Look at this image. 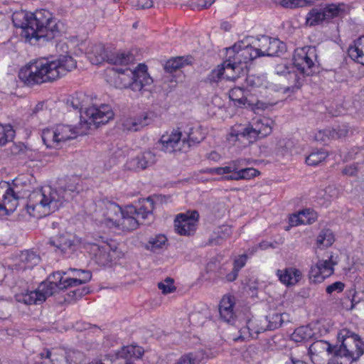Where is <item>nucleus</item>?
I'll return each mask as SVG.
<instances>
[{"mask_svg": "<svg viewBox=\"0 0 364 364\" xmlns=\"http://www.w3.org/2000/svg\"><path fill=\"white\" fill-rule=\"evenodd\" d=\"M77 180L69 179L56 188L48 186L33 191L28 196L27 213L31 216L41 218L55 212L65 202L73 199L75 193L79 192Z\"/></svg>", "mask_w": 364, "mask_h": 364, "instance_id": "1", "label": "nucleus"}, {"mask_svg": "<svg viewBox=\"0 0 364 364\" xmlns=\"http://www.w3.org/2000/svg\"><path fill=\"white\" fill-rule=\"evenodd\" d=\"M77 63L70 55H61L57 60L41 59L21 70L19 77L27 85L33 86L53 82L75 68Z\"/></svg>", "mask_w": 364, "mask_h": 364, "instance_id": "2", "label": "nucleus"}, {"mask_svg": "<svg viewBox=\"0 0 364 364\" xmlns=\"http://www.w3.org/2000/svg\"><path fill=\"white\" fill-rule=\"evenodd\" d=\"M12 21L16 28L22 29V36L31 41L41 39L48 41L55 37L56 24L48 10H37L34 13L16 12Z\"/></svg>", "mask_w": 364, "mask_h": 364, "instance_id": "3", "label": "nucleus"}, {"mask_svg": "<svg viewBox=\"0 0 364 364\" xmlns=\"http://www.w3.org/2000/svg\"><path fill=\"white\" fill-rule=\"evenodd\" d=\"M113 73L114 85L117 88H129L141 95L151 91L153 80L144 64H139L134 70L127 68L124 70H113Z\"/></svg>", "mask_w": 364, "mask_h": 364, "instance_id": "4", "label": "nucleus"}, {"mask_svg": "<svg viewBox=\"0 0 364 364\" xmlns=\"http://www.w3.org/2000/svg\"><path fill=\"white\" fill-rule=\"evenodd\" d=\"M48 244L50 247H55L60 250H65L67 249H94L96 247L97 250H116L117 243L112 240H106L102 237L97 240V242H83L80 238L73 237V239L68 235H60L52 237L48 240Z\"/></svg>", "mask_w": 364, "mask_h": 364, "instance_id": "5", "label": "nucleus"}, {"mask_svg": "<svg viewBox=\"0 0 364 364\" xmlns=\"http://www.w3.org/2000/svg\"><path fill=\"white\" fill-rule=\"evenodd\" d=\"M342 335V343L339 348L336 347L335 356L338 358L346 359L348 363L340 364H351L353 361L358 360L364 353V343L360 336L350 331H344Z\"/></svg>", "mask_w": 364, "mask_h": 364, "instance_id": "6", "label": "nucleus"}, {"mask_svg": "<svg viewBox=\"0 0 364 364\" xmlns=\"http://www.w3.org/2000/svg\"><path fill=\"white\" fill-rule=\"evenodd\" d=\"M19 178L13 181L12 185L9 183L0 184V214L10 215L18 205V200L23 198Z\"/></svg>", "mask_w": 364, "mask_h": 364, "instance_id": "7", "label": "nucleus"}, {"mask_svg": "<svg viewBox=\"0 0 364 364\" xmlns=\"http://www.w3.org/2000/svg\"><path fill=\"white\" fill-rule=\"evenodd\" d=\"M245 160L237 159L232 161L224 167L211 168L209 173L218 175H225L222 177L223 180H242L250 179L259 174V171L254 168H241Z\"/></svg>", "mask_w": 364, "mask_h": 364, "instance_id": "8", "label": "nucleus"}, {"mask_svg": "<svg viewBox=\"0 0 364 364\" xmlns=\"http://www.w3.org/2000/svg\"><path fill=\"white\" fill-rule=\"evenodd\" d=\"M317 60L316 49L314 46L296 48L293 56V65L299 76L311 75L315 71V61Z\"/></svg>", "mask_w": 364, "mask_h": 364, "instance_id": "9", "label": "nucleus"}, {"mask_svg": "<svg viewBox=\"0 0 364 364\" xmlns=\"http://www.w3.org/2000/svg\"><path fill=\"white\" fill-rule=\"evenodd\" d=\"M87 118L82 121L83 127L86 131L93 125L96 128L100 124L107 123L114 117V113L108 105H101L100 107L92 106L88 107L85 112Z\"/></svg>", "mask_w": 364, "mask_h": 364, "instance_id": "10", "label": "nucleus"}, {"mask_svg": "<svg viewBox=\"0 0 364 364\" xmlns=\"http://www.w3.org/2000/svg\"><path fill=\"white\" fill-rule=\"evenodd\" d=\"M199 213L196 210L180 213L174 220V228L180 235H193L197 230Z\"/></svg>", "mask_w": 364, "mask_h": 364, "instance_id": "11", "label": "nucleus"}, {"mask_svg": "<svg viewBox=\"0 0 364 364\" xmlns=\"http://www.w3.org/2000/svg\"><path fill=\"white\" fill-rule=\"evenodd\" d=\"M65 272L58 271L50 274L48 279L40 284L41 291H45L46 294L50 296L58 293L59 291L66 289L70 287V284L77 282V280L63 278Z\"/></svg>", "mask_w": 364, "mask_h": 364, "instance_id": "12", "label": "nucleus"}, {"mask_svg": "<svg viewBox=\"0 0 364 364\" xmlns=\"http://www.w3.org/2000/svg\"><path fill=\"white\" fill-rule=\"evenodd\" d=\"M238 47H240V45L235 43L233 46L226 48L227 58L223 63L228 70H231L236 73L235 75L227 74L226 77L228 80H235L240 77V73L243 72V65L245 63L242 60L241 55H239Z\"/></svg>", "mask_w": 364, "mask_h": 364, "instance_id": "13", "label": "nucleus"}, {"mask_svg": "<svg viewBox=\"0 0 364 364\" xmlns=\"http://www.w3.org/2000/svg\"><path fill=\"white\" fill-rule=\"evenodd\" d=\"M159 143L162 145L161 150L166 153L187 152V144L183 140L181 132L176 131L171 134L163 135Z\"/></svg>", "mask_w": 364, "mask_h": 364, "instance_id": "14", "label": "nucleus"}, {"mask_svg": "<svg viewBox=\"0 0 364 364\" xmlns=\"http://www.w3.org/2000/svg\"><path fill=\"white\" fill-rule=\"evenodd\" d=\"M259 50L264 56H274L283 53L286 50L285 44L277 38L263 36L258 39Z\"/></svg>", "mask_w": 364, "mask_h": 364, "instance_id": "15", "label": "nucleus"}, {"mask_svg": "<svg viewBox=\"0 0 364 364\" xmlns=\"http://www.w3.org/2000/svg\"><path fill=\"white\" fill-rule=\"evenodd\" d=\"M156 161L155 154L151 151H146L128 160L127 167L130 170L139 171L154 165Z\"/></svg>", "mask_w": 364, "mask_h": 364, "instance_id": "16", "label": "nucleus"}, {"mask_svg": "<svg viewBox=\"0 0 364 364\" xmlns=\"http://www.w3.org/2000/svg\"><path fill=\"white\" fill-rule=\"evenodd\" d=\"M55 130L57 134V139L59 144L68 140L73 139L78 135L86 134V129L83 127L82 119L79 127H73L68 124H58L55 127Z\"/></svg>", "mask_w": 364, "mask_h": 364, "instance_id": "17", "label": "nucleus"}, {"mask_svg": "<svg viewBox=\"0 0 364 364\" xmlns=\"http://www.w3.org/2000/svg\"><path fill=\"white\" fill-rule=\"evenodd\" d=\"M136 207L134 205H127L124 209L123 214L116 228L123 231L130 232L136 230L139 225L138 218H136Z\"/></svg>", "mask_w": 364, "mask_h": 364, "instance_id": "18", "label": "nucleus"}, {"mask_svg": "<svg viewBox=\"0 0 364 364\" xmlns=\"http://www.w3.org/2000/svg\"><path fill=\"white\" fill-rule=\"evenodd\" d=\"M234 306V296H224L223 297L219 305V313L221 320L228 323H232L235 321Z\"/></svg>", "mask_w": 364, "mask_h": 364, "instance_id": "19", "label": "nucleus"}, {"mask_svg": "<svg viewBox=\"0 0 364 364\" xmlns=\"http://www.w3.org/2000/svg\"><path fill=\"white\" fill-rule=\"evenodd\" d=\"M49 295L46 294L45 291H41L40 284L34 291H26L25 293L16 295V300L26 305H38L44 302Z\"/></svg>", "mask_w": 364, "mask_h": 364, "instance_id": "20", "label": "nucleus"}, {"mask_svg": "<svg viewBox=\"0 0 364 364\" xmlns=\"http://www.w3.org/2000/svg\"><path fill=\"white\" fill-rule=\"evenodd\" d=\"M336 349V346H332L328 342L320 340L314 342L310 346L309 351L311 358L317 360L318 358L326 355H333L335 356Z\"/></svg>", "mask_w": 364, "mask_h": 364, "instance_id": "21", "label": "nucleus"}, {"mask_svg": "<svg viewBox=\"0 0 364 364\" xmlns=\"http://www.w3.org/2000/svg\"><path fill=\"white\" fill-rule=\"evenodd\" d=\"M103 215L107 225L117 227L123 214L122 209L118 204L108 201L105 204Z\"/></svg>", "mask_w": 364, "mask_h": 364, "instance_id": "22", "label": "nucleus"}, {"mask_svg": "<svg viewBox=\"0 0 364 364\" xmlns=\"http://www.w3.org/2000/svg\"><path fill=\"white\" fill-rule=\"evenodd\" d=\"M122 255V252H94L91 258L99 266L112 267L117 264L118 259Z\"/></svg>", "mask_w": 364, "mask_h": 364, "instance_id": "23", "label": "nucleus"}, {"mask_svg": "<svg viewBox=\"0 0 364 364\" xmlns=\"http://www.w3.org/2000/svg\"><path fill=\"white\" fill-rule=\"evenodd\" d=\"M277 275L279 281L288 287L295 285L302 277L301 271L294 267L286 268L284 270L278 269Z\"/></svg>", "mask_w": 364, "mask_h": 364, "instance_id": "24", "label": "nucleus"}, {"mask_svg": "<svg viewBox=\"0 0 364 364\" xmlns=\"http://www.w3.org/2000/svg\"><path fill=\"white\" fill-rule=\"evenodd\" d=\"M87 55L90 61L95 65L105 62L107 58V52L102 43H91L87 48Z\"/></svg>", "mask_w": 364, "mask_h": 364, "instance_id": "25", "label": "nucleus"}, {"mask_svg": "<svg viewBox=\"0 0 364 364\" xmlns=\"http://www.w3.org/2000/svg\"><path fill=\"white\" fill-rule=\"evenodd\" d=\"M348 56L354 61L364 65V36L353 41L348 48Z\"/></svg>", "mask_w": 364, "mask_h": 364, "instance_id": "26", "label": "nucleus"}, {"mask_svg": "<svg viewBox=\"0 0 364 364\" xmlns=\"http://www.w3.org/2000/svg\"><path fill=\"white\" fill-rule=\"evenodd\" d=\"M144 351V349L138 346H128L122 348L116 355L117 358H122L124 360H129L131 358L139 359L141 358Z\"/></svg>", "mask_w": 364, "mask_h": 364, "instance_id": "27", "label": "nucleus"}, {"mask_svg": "<svg viewBox=\"0 0 364 364\" xmlns=\"http://www.w3.org/2000/svg\"><path fill=\"white\" fill-rule=\"evenodd\" d=\"M314 215V213L310 210H304L299 212L298 214H293L289 218V225L296 226L299 224H310L315 221Z\"/></svg>", "mask_w": 364, "mask_h": 364, "instance_id": "28", "label": "nucleus"}, {"mask_svg": "<svg viewBox=\"0 0 364 364\" xmlns=\"http://www.w3.org/2000/svg\"><path fill=\"white\" fill-rule=\"evenodd\" d=\"M150 122V119L146 114L137 118H128L123 122L124 127L130 131H139L141 128L148 125Z\"/></svg>", "mask_w": 364, "mask_h": 364, "instance_id": "29", "label": "nucleus"}, {"mask_svg": "<svg viewBox=\"0 0 364 364\" xmlns=\"http://www.w3.org/2000/svg\"><path fill=\"white\" fill-rule=\"evenodd\" d=\"M249 91L241 87H234L230 91V99L239 105H252L253 102L248 99Z\"/></svg>", "mask_w": 364, "mask_h": 364, "instance_id": "30", "label": "nucleus"}, {"mask_svg": "<svg viewBox=\"0 0 364 364\" xmlns=\"http://www.w3.org/2000/svg\"><path fill=\"white\" fill-rule=\"evenodd\" d=\"M248 258L249 255L246 253L235 257L233 260V267L230 274L227 276V282H233L237 279L239 271L245 265Z\"/></svg>", "mask_w": 364, "mask_h": 364, "instance_id": "31", "label": "nucleus"}, {"mask_svg": "<svg viewBox=\"0 0 364 364\" xmlns=\"http://www.w3.org/2000/svg\"><path fill=\"white\" fill-rule=\"evenodd\" d=\"M230 134L232 136H235L237 139L240 137L245 138L249 143H253L257 139H261L255 127L250 125L242 128L241 130L233 131Z\"/></svg>", "mask_w": 364, "mask_h": 364, "instance_id": "32", "label": "nucleus"}, {"mask_svg": "<svg viewBox=\"0 0 364 364\" xmlns=\"http://www.w3.org/2000/svg\"><path fill=\"white\" fill-rule=\"evenodd\" d=\"M335 241V237L333 232L329 229L322 230L316 240V245L318 248L329 247Z\"/></svg>", "mask_w": 364, "mask_h": 364, "instance_id": "33", "label": "nucleus"}, {"mask_svg": "<svg viewBox=\"0 0 364 364\" xmlns=\"http://www.w3.org/2000/svg\"><path fill=\"white\" fill-rule=\"evenodd\" d=\"M204 139L198 129L190 128L189 132H185L183 134V140L187 144V151L189 150L192 145L199 144Z\"/></svg>", "mask_w": 364, "mask_h": 364, "instance_id": "34", "label": "nucleus"}, {"mask_svg": "<svg viewBox=\"0 0 364 364\" xmlns=\"http://www.w3.org/2000/svg\"><path fill=\"white\" fill-rule=\"evenodd\" d=\"M132 60L133 56L129 53L116 52L107 53V58L105 61L114 65H128Z\"/></svg>", "mask_w": 364, "mask_h": 364, "instance_id": "35", "label": "nucleus"}, {"mask_svg": "<svg viewBox=\"0 0 364 364\" xmlns=\"http://www.w3.org/2000/svg\"><path fill=\"white\" fill-rule=\"evenodd\" d=\"M276 72L278 75H293L294 82L296 86L299 87L301 84V77L297 71L295 70L294 65L287 64H280L276 68Z\"/></svg>", "mask_w": 364, "mask_h": 364, "instance_id": "36", "label": "nucleus"}, {"mask_svg": "<svg viewBox=\"0 0 364 364\" xmlns=\"http://www.w3.org/2000/svg\"><path fill=\"white\" fill-rule=\"evenodd\" d=\"M69 270L75 273V277L69 278V279L77 280V282L70 284V287H77L79 285L85 284L90 282L92 279V273L89 270H82L73 268H70Z\"/></svg>", "mask_w": 364, "mask_h": 364, "instance_id": "37", "label": "nucleus"}, {"mask_svg": "<svg viewBox=\"0 0 364 364\" xmlns=\"http://www.w3.org/2000/svg\"><path fill=\"white\" fill-rule=\"evenodd\" d=\"M327 20L322 9H312L307 14L306 23L310 26L318 25L323 21Z\"/></svg>", "mask_w": 364, "mask_h": 364, "instance_id": "38", "label": "nucleus"}, {"mask_svg": "<svg viewBox=\"0 0 364 364\" xmlns=\"http://www.w3.org/2000/svg\"><path fill=\"white\" fill-rule=\"evenodd\" d=\"M41 137L47 147H53L59 144L55 127L44 129L42 131Z\"/></svg>", "mask_w": 364, "mask_h": 364, "instance_id": "39", "label": "nucleus"}, {"mask_svg": "<svg viewBox=\"0 0 364 364\" xmlns=\"http://www.w3.org/2000/svg\"><path fill=\"white\" fill-rule=\"evenodd\" d=\"M314 333L312 329L308 326H300L295 329L291 334V338L296 342H301L303 341H308L312 338Z\"/></svg>", "mask_w": 364, "mask_h": 364, "instance_id": "40", "label": "nucleus"}, {"mask_svg": "<svg viewBox=\"0 0 364 364\" xmlns=\"http://www.w3.org/2000/svg\"><path fill=\"white\" fill-rule=\"evenodd\" d=\"M147 203L149 205V207L142 205L139 208H136V213H134L136 218H138V222L142 223L145 221L146 219H148L150 216L152 215V210L154 208V202L150 198H147Z\"/></svg>", "mask_w": 364, "mask_h": 364, "instance_id": "41", "label": "nucleus"}, {"mask_svg": "<svg viewBox=\"0 0 364 364\" xmlns=\"http://www.w3.org/2000/svg\"><path fill=\"white\" fill-rule=\"evenodd\" d=\"M208 269L210 271L216 272V276L220 279H225L227 281V276L228 275V271L230 266L225 264H220V262L215 261H210L208 264Z\"/></svg>", "mask_w": 364, "mask_h": 364, "instance_id": "42", "label": "nucleus"}, {"mask_svg": "<svg viewBox=\"0 0 364 364\" xmlns=\"http://www.w3.org/2000/svg\"><path fill=\"white\" fill-rule=\"evenodd\" d=\"M263 322L268 323L267 325H265L267 331L275 330L279 328L283 323L282 314L278 313L269 314L265 317Z\"/></svg>", "mask_w": 364, "mask_h": 364, "instance_id": "43", "label": "nucleus"}, {"mask_svg": "<svg viewBox=\"0 0 364 364\" xmlns=\"http://www.w3.org/2000/svg\"><path fill=\"white\" fill-rule=\"evenodd\" d=\"M227 70L226 66L223 63L213 69L207 76L205 81L210 84L218 83L224 78L225 70Z\"/></svg>", "mask_w": 364, "mask_h": 364, "instance_id": "44", "label": "nucleus"}, {"mask_svg": "<svg viewBox=\"0 0 364 364\" xmlns=\"http://www.w3.org/2000/svg\"><path fill=\"white\" fill-rule=\"evenodd\" d=\"M188 64L189 63L187 62V59H185L183 57H177L168 60L165 64L164 70L166 72L171 73L184 65Z\"/></svg>", "mask_w": 364, "mask_h": 364, "instance_id": "45", "label": "nucleus"}, {"mask_svg": "<svg viewBox=\"0 0 364 364\" xmlns=\"http://www.w3.org/2000/svg\"><path fill=\"white\" fill-rule=\"evenodd\" d=\"M263 321H257L250 319L247 322V326L250 331H252V338H257L260 333L267 331L266 326Z\"/></svg>", "mask_w": 364, "mask_h": 364, "instance_id": "46", "label": "nucleus"}, {"mask_svg": "<svg viewBox=\"0 0 364 364\" xmlns=\"http://www.w3.org/2000/svg\"><path fill=\"white\" fill-rule=\"evenodd\" d=\"M344 4H328L322 9L326 19H331L339 16L344 11Z\"/></svg>", "mask_w": 364, "mask_h": 364, "instance_id": "47", "label": "nucleus"}, {"mask_svg": "<svg viewBox=\"0 0 364 364\" xmlns=\"http://www.w3.org/2000/svg\"><path fill=\"white\" fill-rule=\"evenodd\" d=\"M327 156V153L322 150L313 151L306 158V163L309 166H316L324 161Z\"/></svg>", "mask_w": 364, "mask_h": 364, "instance_id": "48", "label": "nucleus"}, {"mask_svg": "<svg viewBox=\"0 0 364 364\" xmlns=\"http://www.w3.org/2000/svg\"><path fill=\"white\" fill-rule=\"evenodd\" d=\"M167 238L164 235H159L154 237H151L146 245V249H163L167 248Z\"/></svg>", "mask_w": 364, "mask_h": 364, "instance_id": "49", "label": "nucleus"}, {"mask_svg": "<svg viewBox=\"0 0 364 364\" xmlns=\"http://www.w3.org/2000/svg\"><path fill=\"white\" fill-rule=\"evenodd\" d=\"M80 353L77 351L70 350L65 353L63 360H59L58 358L51 359L53 364H77L78 361V356Z\"/></svg>", "mask_w": 364, "mask_h": 364, "instance_id": "50", "label": "nucleus"}, {"mask_svg": "<svg viewBox=\"0 0 364 364\" xmlns=\"http://www.w3.org/2000/svg\"><path fill=\"white\" fill-rule=\"evenodd\" d=\"M271 123H272V122H269V119H263L258 121L255 124V128L257 129L261 138H264L271 134L272 131Z\"/></svg>", "mask_w": 364, "mask_h": 364, "instance_id": "51", "label": "nucleus"}, {"mask_svg": "<svg viewBox=\"0 0 364 364\" xmlns=\"http://www.w3.org/2000/svg\"><path fill=\"white\" fill-rule=\"evenodd\" d=\"M14 130L11 125H0V145L5 144L14 137Z\"/></svg>", "mask_w": 364, "mask_h": 364, "instance_id": "52", "label": "nucleus"}, {"mask_svg": "<svg viewBox=\"0 0 364 364\" xmlns=\"http://www.w3.org/2000/svg\"><path fill=\"white\" fill-rule=\"evenodd\" d=\"M349 132V127L346 124L338 126L336 128H333L329 131V136L332 139H341L346 136Z\"/></svg>", "mask_w": 364, "mask_h": 364, "instance_id": "53", "label": "nucleus"}, {"mask_svg": "<svg viewBox=\"0 0 364 364\" xmlns=\"http://www.w3.org/2000/svg\"><path fill=\"white\" fill-rule=\"evenodd\" d=\"M309 276L310 280L314 283H320L323 280L322 279V271L320 261H318L315 266L311 267Z\"/></svg>", "mask_w": 364, "mask_h": 364, "instance_id": "54", "label": "nucleus"}, {"mask_svg": "<svg viewBox=\"0 0 364 364\" xmlns=\"http://www.w3.org/2000/svg\"><path fill=\"white\" fill-rule=\"evenodd\" d=\"M311 1L308 0H282L281 5L285 8L294 9L311 5Z\"/></svg>", "mask_w": 364, "mask_h": 364, "instance_id": "55", "label": "nucleus"}, {"mask_svg": "<svg viewBox=\"0 0 364 364\" xmlns=\"http://www.w3.org/2000/svg\"><path fill=\"white\" fill-rule=\"evenodd\" d=\"M200 359L195 353H188L183 355L175 364H198Z\"/></svg>", "mask_w": 364, "mask_h": 364, "instance_id": "56", "label": "nucleus"}, {"mask_svg": "<svg viewBox=\"0 0 364 364\" xmlns=\"http://www.w3.org/2000/svg\"><path fill=\"white\" fill-rule=\"evenodd\" d=\"M321 262V267L322 271V279H325L333 273V263L331 259H326Z\"/></svg>", "mask_w": 364, "mask_h": 364, "instance_id": "57", "label": "nucleus"}, {"mask_svg": "<svg viewBox=\"0 0 364 364\" xmlns=\"http://www.w3.org/2000/svg\"><path fill=\"white\" fill-rule=\"evenodd\" d=\"M158 287L164 294L171 293L176 289L173 286V279L170 277H167L164 282H159Z\"/></svg>", "mask_w": 364, "mask_h": 364, "instance_id": "58", "label": "nucleus"}, {"mask_svg": "<svg viewBox=\"0 0 364 364\" xmlns=\"http://www.w3.org/2000/svg\"><path fill=\"white\" fill-rule=\"evenodd\" d=\"M82 94H76L75 95L71 96L67 100V106L72 107L75 110H81L83 105L81 101Z\"/></svg>", "mask_w": 364, "mask_h": 364, "instance_id": "59", "label": "nucleus"}, {"mask_svg": "<svg viewBox=\"0 0 364 364\" xmlns=\"http://www.w3.org/2000/svg\"><path fill=\"white\" fill-rule=\"evenodd\" d=\"M19 257L21 262L33 264H36L40 259L36 252H21Z\"/></svg>", "mask_w": 364, "mask_h": 364, "instance_id": "60", "label": "nucleus"}, {"mask_svg": "<svg viewBox=\"0 0 364 364\" xmlns=\"http://www.w3.org/2000/svg\"><path fill=\"white\" fill-rule=\"evenodd\" d=\"M283 240L279 238L278 241H262L259 243V247L262 250H266L269 248L272 249H279L280 248V245L283 243Z\"/></svg>", "mask_w": 364, "mask_h": 364, "instance_id": "61", "label": "nucleus"}, {"mask_svg": "<svg viewBox=\"0 0 364 364\" xmlns=\"http://www.w3.org/2000/svg\"><path fill=\"white\" fill-rule=\"evenodd\" d=\"M90 293L89 287H84L81 289L78 288L75 290L70 291L68 293V296L75 300L81 298L82 296L87 295Z\"/></svg>", "mask_w": 364, "mask_h": 364, "instance_id": "62", "label": "nucleus"}, {"mask_svg": "<svg viewBox=\"0 0 364 364\" xmlns=\"http://www.w3.org/2000/svg\"><path fill=\"white\" fill-rule=\"evenodd\" d=\"M242 42L237 43L240 45V47L237 48L239 51V55H241L242 60L247 64L248 62L251 61V53H250L249 46H246L244 48L241 47Z\"/></svg>", "mask_w": 364, "mask_h": 364, "instance_id": "63", "label": "nucleus"}, {"mask_svg": "<svg viewBox=\"0 0 364 364\" xmlns=\"http://www.w3.org/2000/svg\"><path fill=\"white\" fill-rule=\"evenodd\" d=\"M345 287V284L341 282H336L330 285H328L326 289V291L328 294H331L333 292H341Z\"/></svg>", "mask_w": 364, "mask_h": 364, "instance_id": "64", "label": "nucleus"}]
</instances>
